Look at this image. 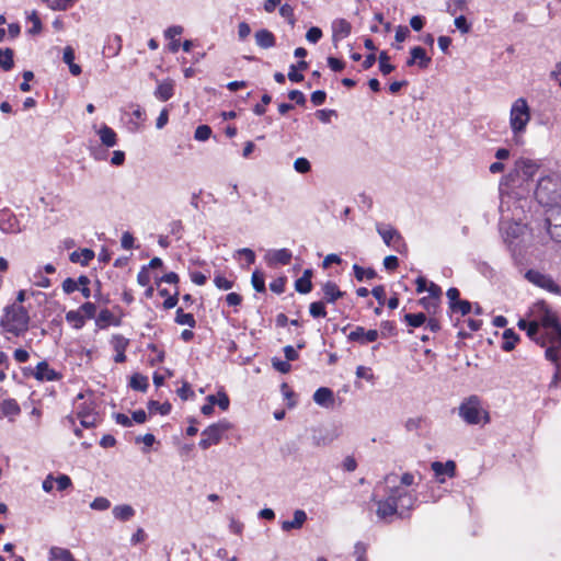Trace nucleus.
I'll return each instance as SVG.
<instances>
[{
    "mask_svg": "<svg viewBox=\"0 0 561 561\" xmlns=\"http://www.w3.org/2000/svg\"><path fill=\"white\" fill-rule=\"evenodd\" d=\"M94 257V252L90 249H81L70 254V261L73 263H80L81 265H88Z\"/></svg>",
    "mask_w": 561,
    "mask_h": 561,
    "instance_id": "nucleus-33",
    "label": "nucleus"
},
{
    "mask_svg": "<svg viewBox=\"0 0 561 561\" xmlns=\"http://www.w3.org/2000/svg\"><path fill=\"white\" fill-rule=\"evenodd\" d=\"M527 319H519L517 325L526 331L528 337L546 347L547 343H561V322L554 311L545 301L534 304Z\"/></svg>",
    "mask_w": 561,
    "mask_h": 561,
    "instance_id": "nucleus-1",
    "label": "nucleus"
},
{
    "mask_svg": "<svg viewBox=\"0 0 561 561\" xmlns=\"http://www.w3.org/2000/svg\"><path fill=\"white\" fill-rule=\"evenodd\" d=\"M295 288L300 294H308L312 289V283L300 277L295 282Z\"/></svg>",
    "mask_w": 561,
    "mask_h": 561,
    "instance_id": "nucleus-58",
    "label": "nucleus"
},
{
    "mask_svg": "<svg viewBox=\"0 0 561 561\" xmlns=\"http://www.w3.org/2000/svg\"><path fill=\"white\" fill-rule=\"evenodd\" d=\"M410 55L415 59L416 66L420 69H426L432 62V58L427 56L425 49L421 46H415L411 48Z\"/></svg>",
    "mask_w": 561,
    "mask_h": 561,
    "instance_id": "nucleus-28",
    "label": "nucleus"
},
{
    "mask_svg": "<svg viewBox=\"0 0 561 561\" xmlns=\"http://www.w3.org/2000/svg\"><path fill=\"white\" fill-rule=\"evenodd\" d=\"M0 411L3 416L13 421L21 412L20 405L14 399H5L0 403Z\"/></svg>",
    "mask_w": 561,
    "mask_h": 561,
    "instance_id": "nucleus-26",
    "label": "nucleus"
},
{
    "mask_svg": "<svg viewBox=\"0 0 561 561\" xmlns=\"http://www.w3.org/2000/svg\"><path fill=\"white\" fill-rule=\"evenodd\" d=\"M175 322L181 325H187L190 328H194L196 324V321L194 319V316L192 313H185L183 312L182 308H179L176 310L175 316Z\"/></svg>",
    "mask_w": 561,
    "mask_h": 561,
    "instance_id": "nucleus-41",
    "label": "nucleus"
},
{
    "mask_svg": "<svg viewBox=\"0 0 561 561\" xmlns=\"http://www.w3.org/2000/svg\"><path fill=\"white\" fill-rule=\"evenodd\" d=\"M354 553L356 556V561H368L367 557H366V550H367V547L365 543L363 542H357L354 547Z\"/></svg>",
    "mask_w": 561,
    "mask_h": 561,
    "instance_id": "nucleus-64",
    "label": "nucleus"
},
{
    "mask_svg": "<svg viewBox=\"0 0 561 561\" xmlns=\"http://www.w3.org/2000/svg\"><path fill=\"white\" fill-rule=\"evenodd\" d=\"M255 42L262 48H271L275 45V36L267 30H260L255 33Z\"/></svg>",
    "mask_w": 561,
    "mask_h": 561,
    "instance_id": "nucleus-31",
    "label": "nucleus"
},
{
    "mask_svg": "<svg viewBox=\"0 0 561 561\" xmlns=\"http://www.w3.org/2000/svg\"><path fill=\"white\" fill-rule=\"evenodd\" d=\"M538 163L527 158H520L515 161L513 170L502 178L500 186L512 185L520 186L523 182H527L534 178L538 171Z\"/></svg>",
    "mask_w": 561,
    "mask_h": 561,
    "instance_id": "nucleus-6",
    "label": "nucleus"
},
{
    "mask_svg": "<svg viewBox=\"0 0 561 561\" xmlns=\"http://www.w3.org/2000/svg\"><path fill=\"white\" fill-rule=\"evenodd\" d=\"M518 341H519V336L512 329H506L503 332V344H502L503 351H505V352L513 351Z\"/></svg>",
    "mask_w": 561,
    "mask_h": 561,
    "instance_id": "nucleus-35",
    "label": "nucleus"
},
{
    "mask_svg": "<svg viewBox=\"0 0 561 561\" xmlns=\"http://www.w3.org/2000/svg\"><path fill=\"white\" fill-rule=\"evenodd\" d=\"M321 37H322V31L317 26L310 27L306 33L307 41L312 44L318 43Z\"/></svg>",
    "mask_w": 561,
    "mask_h": 561,
    "instance_id": "nucleus-59",
    "label": "nucleus"
},
{
    "mask_svg": "<svg viewBox=\"0 0 561 561\" xmlns=\"http://www.w3.org/2000/svg\"><path fill=\"white\" fill-rule=\"evenodd\" d=\"M211 136V128L208 125H199L195 129L194 138L198 141H206Z\"/></svg>",
    "mask_w": 561,
    "mask_h": 561,
    "instance_id": "nucleus-51",
    "label": "nucleus"
},
{
    "mask_svg": "<svg viewBox=\"0 0 561 561\" xmlns=\"http://www.w3.org/2000/svg\"><path fill=\"white\" fill-rule=\"evenodd\" d=\"M294 169L296 172L305 174L311 170V164L308 159L300 157L295 160Z\"/></svg>",
    "mask_w": 561,
    "mask_h": 561,
    "instance_id": "nucleus-53",
    "label": "nucleus"
},
{
    "mask_svg": "<svg viewBox=\"0 0 561 561\" xmlns=\"http://www.w3.org/2000/svg\"><path fill=\"white\" fill-rule=\"evenodd\" d=\"M353 270H354V275H355L356 279L359 280V282H363L364 278L373 279L377 275L376 272L373 268L365 270V268L360 267L357 264H355L353 266Z\"/></svg>",
    "mask_w": 561,
    "mask_h": 561,
    "instance_id": "nucleus-45",
    "label": "nucleus"
},
{
    "mask_svg": "<svg viewBox=\"0 0 561 561\" xmlns=\"http://www.w3.org/2000/svg\"><path fill=\"white\" fill-rule=\"evenodd\" d=\"M128 340L123 335L116 334L112 337L111 344L116 352L114 360L116 363H123L126 359L125 350L128 346Z\"/></svg>",
    "mask_w": 561,
    "mask_h": 561,
    "instance_id": "nucleus-22",
    "label": "nucleus"
},
{
    "mask_svg": "<svg viewBox=\"0 0 561 561\" xmlns=\"http://www.w3.org/2000/svg\"><path fill=\"white\" fill-rule=\"evenodd\" d=\"M90 154L94 160L102 161L107 158L108 152L106 149H103L100 146L91 145Z\"/></svg>",
    "mask_w": 561,
    "mask_h": 561,
    "instance_id": "nucleus-57",
    "label": "nucleus"
},
{
    "mask_svg": "<svg viewBox=\"0 0 561 561\" xmlns=\"http://www.w3.org/2000/svg\"><path fill=\"white\" fill-rule=\"evenodd\" d=\"M27 20L32 22L33 26L28 30L30 34H38L42 31V22L36 11H33L28 16Z\"/></svg>",
    "mask_w": 561,
    "mask_h": 561,
    "instance_id": "nucleus-54",
    "label": "nucleus"
},
{
    "mask_svg": "<svg viewBox=\"0 0 561 561\" xmlns=\"http://www.w3.org/2000/svg\"><path fill=\"white\" fill-rule=\"evenodd\" d=\"M58 491H65L71 486V479L67 474H60L55 478Z\"/></svg>",
    "mask_w": 561,
    "mask_h": 561,
    "instance_id": "nucleus-63",
    "label": "nucleus"
},
{
    "mask_svg": "<svg viewBox=\"0 0 561 561\" xmlns=\"http://www.w3.org/2000/svg\"><path fill=\"white\" fill-rule=\"evenodd\" d=\"M535 196L539 204L549 208L561 205V175L549 173L538 181Z\"/></svg>",
    "mask_w": 561,
    "mask_h": 561,
    "instance_id": "nucleus-4",
    "label": "nucleus"
},
{
    "mask_svg": "<svg viewBox=\"0 0 561 561\" xmlns=\"http://www.w3.org/2000/svg\"><path fill=\"white\" fill-rule=\"evenodd\" d=\"M96 324L100 328H105L108 324L118 325L119 321L116 320L114 314L108 309H103L100 311V313L96 318Z\"/></svg>",
    "mask_w": 561,
    "mask_h": 561,
    "instance_id": "nucleus-36",
    "label": "nucleus"
},
{
    "mask_svg": "<svg viewBox=\"0 0 561 561\" xmlns=\"http://www.w3.org/2000/svg\"><path fill=\"white\" fill-rule=\"evenodd\" d=\"M389 56L386 51H381L379 55V69L382 75H389L393 71L394 67L389 64Z\"/></svg>",
    "mask_w": 561,
    "mask_h": 561,
    "instance_id": "nucleus-50",
    "label": "nucleus"
},
{
    "mask_svg": "<svg viewBox=\"0 0 561 561\" xmlns=\"http://www.w3.org/2000/svg\"><path fill=\"white\" fill-rule=\"evenodd\" d=\"M547 348L545 352V357L551 363L556 364L559 367V350L561 347V343L559 341L554 343H547Z\"/></svg>",
    "mask_w": 561,
    "mask_h": 561,
    "instance_id": "nucleus-37",
    "label": "nucleus"
},
{
    "mask_svg": "<svg viewBox=\"0 0 561 561\" xmlns=\"http://www.w3.org/2000/svg\"><path fill=\"white\" fill-rule=\"evenodd\" d=\"M501 220L500 227L504 236V241L508 244L512 251H515L526 232V225L522 224L524 206L519 205L517 201H513L510 196L502 194L500 203Z\"/></svg>",
    "mask_w": 561,
    "mask_h": 561,
    "instance_id": "nucleus-2",
    "label": "nucleus"
},
{
    "mask_svg": "<svg viewBox=\"0 0 561 561\" xmlns=\"http://www.w3.org/2000/svg\"><path fill=\"white\" fill-rule=\"evenodd\" d=\"M66 320L76 329H81L84 325V316L80 312V310L68 311L66 313Z\"/></svg>",
    "mask_w": 561,
    "mask_h": 561,
    "instance_id": "nucleus-40",
    "label": "nucleus"
},
{
    "mask_svg": "<svg viewBox=\"0 0 561 561\" xmlns=\"http://www.w3.org/2000/svg\"><path fill=\"white\" fill-rule=\"evenodd\" d=\"M214 283L218 289L229 290L233 287V282L229 280L222 275H216L214 278Z\"/></svg>",
    "mask_w": 561,
    "mask_h": 561,
    "instance_id": "nucleus-56",
    "label": "nucleus"
},
{
    "mask_svg": "<svg viewBox=\"0 0 561 561\" xmlns=\"http://www.w3.org/2000/svg\"><path fill=\"white\" fill-rule=\"evenodd\" d=\"M62 60L68 65L71 75L79 76L81 73V67L75 62V50L71 46L64 48Z\"/></svg>",
    "mask_w": 561,
    "mask_h": 561,
    "instance_id": "nucleus-29",
    "label": "nucleus"
},
{
    "mask_svg": "<svg viewBox=\"0 0 561 561\" xmlns=\"http://www.w3.org/2000/svg\"><path fill=\"white\" fill-rule=\"evenodd\" d=\"M34 377L38 380L53 381L60 379V375L49 367L46 362H41L35 367Z\"/></svg>",
    "mask_w": 561,
    "mask_h": 561,
    "instance_id": "nucleus-19",
    "label": "nucleus"
},
{
    "mask_svg": "<svg viewBox=\"0 0 561 561\" xmlns=\"http://www.w3.org/2000/svg\"><path fill=\"white\" fill-rule=\"evenodd\" d=\"M184 32V28L183 26L181 25H172L170 27H168L165 31H164V37L167 39H170V44H169V50L171 53H178L179 49H180V46H181V43L179 39H176L175 37L181 35L182 33Z\"/></svg>",
    "mask_w": 561,
    "mask_h": 561,
    "instance_id": "nucleus-23",
    "label": "nucleus"
},
{
    "mask_svg": "<svg viewBox=\"0 0 561 561\" xmlns=\"http://www.w3.org/2000/svg\"><path fill=\"white\" fill-rule=\"evenodd\" d=\"M291 257H293V254L288 249L273 250L266 254V261L271 265H274V264L286 265L290 262Z\"/></svg>",
    "mask_w": 561,
    "mask_h": 561,
    "instance_id": "nucleus-20",
    "label": "nucleus"
},
{
    "mask_svg": "<svg viewBox=\"0 0 561 561\" xmlns=\"http://www.w3.org/2000/svg\"><path fill=\"white\" fill-rule=\"evenodd\" d=\"M419 304L427 311L428 314H435L439 307V301L433 297H423L420 299Z\"/></svg>",
    "mask_w": 561,
    "mask_h": 561,
    "instance_id": "nucleus-46",
    "label": "nucleus"
},
{
    "mask_svg": "<svg viewBox=\"0 0 561 561\" xmlns=\"http://www.w3.org/2000/svg\"><path fill=\"white\" fill-rule=\"evenodd\" d=\"M251 284L257 293L265 291V276L264 273L256 270L252 273Z\"/></svg>",
    "mask_w": 561,
    "mask_h": 561,
    "instance_id": "nucleus-43",
    "label": "nucleus"
},
{
    "mask_svg": "<svg viewBox=\"0 0 561 561\" xmlns=\"http://www.w3.org/2000/svg\"><path fill=\"white\" fill-rule=\"evenodd\" d=\"M379 336V333L377 330H368L366 331L363 327H356L355 330H353L348 334V340L354 342H359L362 344H367L370 342H375Z\"/></svg>",
    "mask_w": 561,
    "mask_h": 561,
    "instance_id": "nucleus-16",
    "label": "nucleus"
},
{
    "mask_svg": "<svg viewBox=\"0 0 561 561\" xmlns=\"http://www.w3.org/2000/svg\"><path fill=\"white\" fill-rule=\"evenodd\" d=\"M397 513L400 515V508L398 504L389 496H387L386 500H380L377 502V515L379 518H386Z\"/></svg>",
    "mask_w": 561,
    "mask_h": 561,
    "instance_id": "nucleus-18",
    "label": "nucleus"
},
{
    "mask_svg": "<svg viewBox=\"0 0 561 561\" xmlns=\"http://www.w3.org/2000/svg\"><path fill=\"white\" fill-rule=\"evenodd\" d=\"M313 400L321 407H331L334 403L333 391L329 388L321 387L313 393Z\"/></svg>",
    "mask_w": 561,
    "mask_h": 561,
    "instance_id": "nucleus-25",
    "label": "nucleus"
},
{
    "mask_svg": "<svg viewBox=\"0 0 561 561\" xmlns=\"http://www.w3.org/2000/svg\"><path fill=\"white\" fill-rule=\"evenodd\" d=\"M135 510L129 504H121L116 505L112 510V514L114 518L121 520V522H127L130 520L135 516Z\"/></svg>",
    "mask_w": 561,
    "mask_h": 561,
    "instance_id": "nucleus-27",
    "label": "nucleus"
},
{
    "mask_svg": "<svg viewBox=\"0 0 561 561\" xmlns=\"http://www.w3.org/2000/svg\"><path fill=\"white\" fill-rule=\"evenodd\" d=\"M93 129L99 136L101 145L105 148H113L117 145V134L106 124H101L100 126L94 125Z\"/></svg>",
    "mask_w": 561,
    "mask_h": 561,
    "instance_id": "nucleus-14",
    "label": "nucleus"
},
{
    "mask_svg": "<svg viewBox=\"0 0 561 561\" xmlns=\"http://www.w3.org/2000/svg\"><path fill=\"white\" fill-rule=\"evenodd\" d=\"M525 278L533 285L542 288L551 294L561 295V286L557 284L553 278L537 270H528L525 273Z\"/></svg>",
    "mask_w": 561,
    "mask_h": 561,
    "instance_id": "nucleus-10",
    "label": "nucleus"
},
{
    "mask_svg": "<svg viewBox=\"0 0 561 561\" xmlns=\"http://www.w3.org/2000/svg\"><path fill=\"white\" fill-rule=\"evenodd\" d=\"M404 321L408 325L412 328H419L426 322V316L422 312L419 313H407L404 316Z\"/></svg>",
    "mask_w": 561,
    "mask_h": 561,
    "instance_id": "nucleus-42",
    "label": "nucleus"
},
{
    "mask_svg": "<svg viewBox=\"0 0 561 561\" xmlns=\"http://www.w3.org/2000/svg\"><path fill=\"white\" fill-rule=\"evenodd\" d=\"M459 416L469 425L486 424L490 422L489 413L482 408L478 396L465 399L458 408Z\"/></svg>",
    "mask_w": 561,
    "mask_h": 561,
    "instance_id": "nucleus-8",
    "label": "nucleus"
},
{
    "mask_svg": "<svg viewBox=\"0 0 561 561\" xmlns=\"http://www.w3.org/2000/svg\"><path fill=\"white\" fill-rule=\"evenodd\" d=\"M272 364L273 367L282 374L289 373L291 368V365L289 364L288 360H280L278 358H273Z\"/></svg>",
    "mask_w": 561,
    "mask_h": 561,
    "instance_id": "nucleus-62",
    "label": "nucleus"
},
{
    "mask_svg": "<svg viewBox=\"0 0 561 561\" xmlns=\"http://www.w3.org/2000/svg\"><path fill=\"white\" fill-rule=\"evenodd\" d=\"M467 9V0H448L447 12L456 15L459 11Z\"/></svg>",
    "mask_w": 561,
    "mask_h": 561,
    "instance_id": "nucleus-48",
    "label": "nucleus"
},
{
    "mask_svg": "<svg viewBox=\"0 0 561 561\" xmlns=\"http://www.w3.org/2000/svg\"><path fill=\"white\" fill-rule=\"evenodd\" d=\"M148 385V378L140 374H135L130 378V387L135 390L146 391Z\"/></svg>",
    "mask_w": 561,
    "mask_h": 561,
    "instance_id": "nucleus-44",
    "label": "nucleus"
},
{
    "mask_svg": "<svg viewBox=\"0 0 561 561\" xmlns=\"http://www.w3.org/2000/svg\"><path fill=\"white\" fill-rule=\"evenodd\" d=\"M307 520V514L302 510H296L294 512L293 520H284L282 523V529L284 531H290L291 529H300Z\"/></svg>",
    "mask_w": 561,
    "mask_h": 561,
    "instance_id": "nucleus-24",
    "label": "nucleus"
},
{
    "mask_svg": "<svg viewBox=\"0 0 561 561\" xmlns=\"http://www.w3.org/2000/svg\"><path fill=\"white\" fill-rule=\"evenodd\" d=\"M455 26L462 33L467 34L471 30V25L468 23L467 19L463 15L456 16Z\"/></svg>",
    "mask_w": 561,
    "mask_h": 561,
    "instance_id": "nucleus-60",
    "label": "nucleus"
},
{
    "mask_svg": "<svg viewBox=\"0 0 561 561\" xmlns=\"http://www.w3.org/2000/svg\"><path fill=\"white\" fill-rule=\"evenodd\" d=\"M337 437V433L335 431L325 432L320 436H314L316 445H329Z\"/></svg>",
    "mask_w": 561,
    "mask_h": 561,
    "instance_id": "nucleus-52",
    "label": "nucleus"
},
{
    "mask_svg": "<svg viewBox=\"0 0 561 561\" xmlns=\"http://www.w3.org/2000/svg\"><path fill=\"white\" fill-rule=\"evenodd\" d=\"M453 311H459L462 316L468 314L471 311V304L467 300H459L456 305L451 306Z\"/></svg>",
    "mask_w": 561,
    "mask_h": 561,
    "instance_id": "nucleus-61",
    "label": "nucleus"
},
{
    "mask_svg": "<svg viewBox=\"0 0 561 561\" xmlns=\"http://www.w3.org/2000/svg\"><path fill=\"white\" fill-rule=\"evenodd\" d=\"M546 222L551 238L557 242H561V205H556L547 209Z\"/></svg>",
    "mask_w": 561,
    "mask_h": 561,
    "instance_id": "nucleus-11",
    "label": "nucleus"
},
{
    "mask_svg": "<svg viewBox=\"0 0 561 561\" xmlns=\"http://www.w3.org/2000/svg\"><path fill=\"white\" fill-rule=\"evenodd\" d=\"M90 507L94 511L103 512L111 507V502L104 496H98L90 503Z\"/></svg>",
    "mask_w": 561,
    "mask_h": 561,
    "instance_id": "nucleus-49",
    "label": "nucleus"
},
{
    "mask_svg": "<svg viewBox=\"0 0 561 561\" xmlns=\"http://www.w3.org/2000/svg\"><path fill=\"white\" fill-rule=\"evenodd\" d=\"M309 312L313 318H325L327 311L324 301H314L309 306Z\"/></svg>",
    "mask_w": 561,
    "mask_h": 561,
    "instance_id": "nucleus-47",
    "label": "nucleus"
},
{
    "mask_svg": "<svg viewBox=\"0 0 561 561\" xmlns=\"http://www.w3.org/2000/svg\"><path fill=\"white\" fill-rule=\"evenodd\" d=\"M0 230L4 233H19L21 231L19 219L8 208L0 210Z\"/></svg>",
    "mask_w": 561,
    "mask_h": 561,
    "instance_id": "nucleus-12",
    "label": "nucleus"
},
{
    "mask_svg": "<svg viewBox=\"0 0 561 561\" xmlns=\"http://www.w3.org/2000/svg\"><path fill=\"white\" fill-rule=\"evenodd\" d=\"M431 468L440 483L445 482V479L442 476L446 474L451 478L456 473V463L453 460H448L445 463L434 461L432 462Z\"/></svg>",
    "mask_w": 561,
    "mask_h": 561,
    "instance_id": "nucleus-17",
    "label": "nucleus"
},
{
    "mask_svg": "<svg viewBox=\"0 0 561 561\" xmlns=\"http://www.w3.org/2000/svg\"><path fill=\"white\" fill-rule=\"evenodd\" d=\"M376 230L388 247L394 245L397 242L402 241V236L400 232L390 225L377 222Z\"/></svg>",
    "mask_w": 561,
    "mask_h": 561,
    "instance_id": "nucleus-15",
    "label": "nucleus"
},
{
    "mask_svg": "<svg viewBox=\"0 0 561 561\" xmlns=\"http://www.w3.org/2000/svg\"><path fill=\"white\" fill-rule=\"evenodd\" d=\"M77 417L83 427H93L98 423V414L95 412L83 413L82 411L77 412Z\"/></svg>",
    "mask_w": 561,
    "mask_h": 561,
    "instance_id": "nucleus-39",
    "label": "nucleus"
},
{
    "mask_svg": "<svg viewBox=\"0 0 561 561\" xmlns=\"http://www.w3.org/2000/svg\"><path fill=\"white\" fill-rule=\"evenodd\" d=\"M14 51L11 48H0V69L10 71L13 66Z\"/></svg>",
    "mask_w": 561,
    "mask_h": 561,
    "instance_id": "nucleus-34",
    "label": "nucleus"
},
{
    "mask_svg": "<svg viewBox=\"0 0 561 561\" xmlns=\"http://www.w3.org/2000/svg\"><path fill=\"white\" fill-rule=\"evenodd\" d=\"M145 119L146 115L144 110L140 106H136L128 122L130 130L138 131L142 127Z\"/></svg>",
    "mask_w": 561,
    "mask_h": 561,
    "instance_id": "nucleus-32",
    "label": "nucleus"
},
{
    "mask_svg": "<svg viewBox=\"0 0 561 561\" xmlns=\"http://www.w3.org/2000/svg\"><path fill=\"white\" fill-rule=\"evenodd\" d=\"M231 423L225 419L210 424L202 432L203 438L198 443L199 447L206 450L210 446L219 444L224 434L231 430Z\"/></svg>",
    "mask_w": 561,
    "mask_h": 561,
    "instance_id": "nucleus-9",
    "label": "nucleus"
},
{
    "mask_svg": "<svg viewBox=\"0 0 561 561\" xmlns=\"http://www.w3.org/2000/svg\"><path fill=\"white\" fill-rule=\"evenodd\" d=\"M332 28V42L335 46L348 37L352 32L351 23L345 19H335L331 25Z\"/></svg>",
    "mask_w": 561,
    "mask_h": 561,
    "instance_id": "nucleus-13",
    "label": "nucleus"
},
{
    "mask_svg": "<svg viewBox=\"0 0 561 561\" xmlns=\"http://www.w3.org/2000/svg\"><path fill=\"white\" fill-rule=\"evenodd\" d=\"M385 483L388 486V496L393 500L400 508V516H403L414 507L417 500L415 492L399 485L397 474H388L385 478Z\"/></svg>",
    "mask_w": 561,
    "mask_h": 561,
    "instance_id": "nucleus-5",
    "label": "nucleus"
},
{
    "mask_svg": "<svg viewBox=\"0 0 561 561\" xmlns=\"http://www.w3.org/2000/svg\"><path fill=\"white\" fill-rule=\"evenodd\" d=\"M78 0H54L50 5L53 11H66L73 7Z\"/></svg>",
    "mask_w": 561,
    "mask_h": 561,
    "instance_id": "nucleus-55",
    "label": "nucleus"
},
{
    "mask_svg": "<svg viewBox=\"0 0 561 561\" xmlns=\"http://www.w3.org/2000/svg\"><path fill=\"white\" fill-rule=\"evenodd\" d=\"M49 561H76L70 550L61 547H51L49 549Z\"/></svg>",
    "mask_w": 561,
    "mask_h": 561,
    "instance_id": "nucleus-30",
    "label": "nucleus"
},
{
    "mask_svg": "<svg viewBox=\"0 0 561 561\" xmlns=\"http://www.w3.org/2000/svg\"><path fill=\"white\" fill-rule=\"evenodd\" d=\"M322 294L324 302L328 304H333L345 295L335 283L330 280L322 285Z\"/></svg>",
    "mask_w": 561,
    "mask_h": 561,
    "instance_id": "nucleus-21",
    "label": "nucleus"
},
{
    "mask_svg": "<svg viewBox=\"0 0 561 561\" xmlns=\"http://www.w3.org/2000/svg\"><path fill=\"white\" fill-rule=\"evenodd\" d=\"M28 321L30 317L26 309L22 305L13 304L5 309L1 325L4 331L13 335H20L27 330Z\"/></svg>",
    "mask_w": 561,
    "mask_h": 561,
    "instance_id": "nucleus-7",
    "label": "nucleus"
},
{
    "mask_svg": "<svg viewBox=\"0 0 561 561\" xmlns=\"http://www.w3.org/2000/svg\"><path fill=\"white\" fill-rule=\"evenodd\" d=\"M154 95L161 101H168L173 95V85L170 82H162L157 87Z\"/></svg>",
    "mask_w": 561,
    "mask_h": 561,
    "instance_id": "nucleus-38",
    "label": "nucleus"
},
{
    "mask_svg": "<svg viewBox=\"0 0 561 561\" xmlns=\"http://www.w3.org/2000/svg\"><path fill=\"white\" fill-rule=\"evenodd\" d=\"M531 119L530 107L525 98L516 99L510 108L508 124L512 131V140L515 145L524 142V135Z\"/></svg>",
    "mask_w": 561,
    "mask_h": 561,
    "instance_id": "nucleus-3",
    "label": "nucleus"
}]
</instances>
